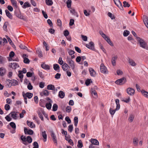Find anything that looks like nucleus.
I'll use <instances>...</instances> for the list:
<instances>
[{
	"mask_svg": "<svg viewBox=\"0 0 148 148\" xmlns=\"http://www.w3.org/2000/svg\"><path fill=\"white\" fill-rule=\"evenodd\" d=\"M6 81L7 82H8V83L7 84V86L8 87H11L12 86H15L17 85L18 84V82L17 81L13 79L12 80H10L7 79Z\"/></svg>",
	"mask_w": 148,
	"mask_h": 148,
	"instance_id": "obj_2",
	"label": "nucleus"
},
{
	"mask_svg": "<svg viewBox=\"0 0 148 148\" xmlns=\"http://www.w3.org/2000/svg\"><path fill=\"white\" fill-rule=\"evenodd\" d=\"M73 127L72 125H71L69 126L68 130L70 132H72L73 130Z\"/></svg>",
	"mask_w": 148,
	"mask_h": 148,
	"instance_id": "obj_58",
	"label": "nucleus"
},
{
	"mask_svg": "<svg viewBox=\"0 0 148 148\" xmlns=\"http://www.w3.org/2000/svg\"><path fill=\"white\" fill-rule=\"evenodd\" d=\"M18 112H12L9 115H10L11 117L13 119H17V116H18Z\"/></svg>",
	"mask_w": 148,
	"mask_h": 148,
	"instance_id": "obj_9",
	"label": "nucleus"
},
{
	"mask_svg": "<svg viewBox=\"0 0 148 148\" xmlns=\"http://www.w3.org/2000/svg\"><path fill=\"white\" fill-rule=\"evenodd\" d=\"M130 101V98L129 97H128L127 99H124L122 100L123 101L127 103H128L129 102V101Z\"/></svg>",
	"mask_w": 148,
	"mask_h": 148,
	"instance_id": "obj_63",
	"label": "nucleus"
},
{
	"mask_svg": "<svg viewBox=\"0 0 148 148\" xmlns=\"http://www.w3.org/2000/svg\"><path fill=\"white\" fill-rule=\"evenodd\" d=\"M115 5L121 10H123V8L121 3L119 0H113Z\"/></svg>",
	"mask_w": 148,
	"mask_h": 148,
	"instance_id": "obj_5",
	"label": "nucleus"
},
{
	"mask_svg": "<svg viewBox=\"0 0 148 148\" xmlns=\"http://www.w3.org/2000/svg\"><path fill=\"white\" fill-rule=\"evenodd\" d=\"M138 141V140L137 138H133V143L134 146H137Z\"/></svg>",
	"mask_w": 148,
	"mask_h": 148,
	"instance_id": "obj_21",
	"label": "nucleus"
},
{
	"mask_svg": "<svg viewBox=\"0 0 148 148\" xmlns=\"http://www.w3.org/2000/svg\"><path fill=\"white\" fill-rule=\"evenodd\" d=\"M65 119L68 123L69 124L71 123V121L69 117L66 116V117Z\"/></svg>",
	"mask_w": 148,
	"mask_h": 148,
	"instance_id": "obj_60",
	"label": "nucleus"
},
{
	"mask_svg": "<svg viewBox=\"0 0 148 148\" xmlns=\"http://www.w3.org/2000/svg\"><path fill=\"white\" fill-rule=\"evenodd\" d=\"M10 126L13 128L15 129L16 127L15 123L13 122H11L10 123Z\"/></svg>",
	"mask_w": 148,
	"mask_h": 148,
	"instance_id": "obj_54",
	"label": "nucleus"
},
{
	"mask_svg": "<svg viewBox=\"0 0 148 148\" xmlns=\"http://www.w3.org/2000/svg\"><path fill=\"white\" fill-rule=\"evenodd\" d=\"M24 95L26 98L27 97L29 99H30L32 97L33 94L31 93L28 92L26 93Z\"/></svg>",
	"mask_w": 148,
	"mask_h": 148,
	"instance_id": "obj_30",
	"label": "nucleus"
},
{
	"mask_svg": "<svg viewBox=\"0 0 148 148\" xmlns=\"http://www.w3.org/2000/svg\"><path fill=\"white\" fill-rule=\"evenodd\" d=\"M58 95L60 98H63L64 97L65 94L63 91H60Z\"/></svg>",
	"mask_w": 148,
	"mask_h": 148,
	"instance_id": "obj_28",
	"label": "nucleus"
},
{
	"mask_svg": "<svg viewBox=\"0 0 148 148\" xmlns=\"http://www.w3.org/2000/svg\"><path fill=\"white\" fill-rule=\"evenodd\" d=\"M143 20L145 25L148 28V17L146 16H144Z\"/></svg>",
	"mask_w": 148,
	"mask_h": 148,
	"instance_id": "obj_11",
	"label": "nucleus"
},
{
	"mask_svg": "<svg viewBox=\"0 0 148 148\" xmlns=\"http://www.w3.org/2000/svg\"><path fill=\"white\" fill-rule=\"evenodd\" d=\"M123 3V6L124 7H129L130 6V5L126 1H124Z\"/></svg>",
	"mask_w": 148,
	"mask_h": 148,
	"instance_id": "obj_48",
	"label": "nucleus"
},
{
	"mask_svg": "<svg viewBox=\"0 0 148 148\" xmlns=\"http://www.w3.org/2000/svg\"><path fill=\"white\" fill-rule=\"evenodd\" d=\"M137 40L139 42L140 47L146 49H148L147 44L143 39L137 37Z\"/></svg>",
	"mask_w": 148,
	"mask_h": 148,
	"instance_id": "obj_1",
	"label": "nucleus"
},
{
	"mask_svg": "<svg viewBox=\"0 0 148 148\" xmlns=\"http://www.w3.org/2000/svg\"><path fill=\"white\" fill-rule=\"evenodd\" d=\"M134 118V116L132 114H131L130 115L128 120L129 122L131 123L132 122Z\"/></svg>",
	"mask_w": 148,
	"mask_h": 148,
	"instance_id": "obj_31",
	"label": "nucleus"
},
{
	"mask_svg": "<svg viewBox=\"0 0 148 148\" xmlns=\"http://www.w3.org/2000/svg\"><path fill=\"white\" fill-rule=\"evenodd\" d=\"M126 82V79L123 77L116 80L115 82V83L117 84L121 85L124 84Z\"/></svg>",
	"mask_w": 148,
	"mask_h": 148,
	"instance_id": "obj_6",
	"label": "nucleus"
},
{
	"mask_svg": "<svg viewBox=\"0 0 148 148\" xmlns=\"http://www.w3.org/2000/svg\"><path fill=\"white\" fill-rule=\"evenodd\" d=\"M27 72L25 68H23L22 71H18V74H22L25 73Z\"/></svg>",
	"mask_w": 148,
	"mask_h": 148,
	"instance_id": "obj_44",
	"label": "nucleus"
},
{
	"mask_svg": "<svg viewBox=\"0 0 148 148\" xmlns=\"http://www.w3.org/2000/svg\"><path fill=\"white\" fill-rule=\"evenodd\" d=\"M42 93L45 95L47 96L49 95V92L47 90H45L42 92Z\"/></svg>",
	"mask_w": 148,
	"mask_h": 148,
	"instance_id": "obj_55",
	"label": "nucleus"
},
{
	"mask_svg": "<svg viewBox=\"0 0 148 148\" xmlns=\"http://www.w3.org/2000/svg\"><path fill=\"white\" fill-rule=\"evenodd\" d=\"M90 141L93 145H99V141L97 139L92 138Z\"/></svg>",
	"mask_w": 148,
	"mask_h": 148,
	"instance_id": "obj_14",
	"label": "nucleus"
},
{
	"mask_svg": "<svg viewBox=\"0 0 148 148\" xmlns=\"http://www.w3.org/2000/svg\"><path fill=\"white\" fill-rule=\"evenodd\" d=\"M117 58V56L116 55L112 57V58L111 62L112 65L114 66L116 65V60Z\"/></svg>",
	"mask_w": 148,
	"mask_h": 148,
	"instance_id": "obj_17",
	"label": "nucleus"
},
{
	"mask_svg": "<svg viewBox=\"0 0 148 148\" xmlns=\"http://www.w3.org/2000/svg\"><path fill=\"white\" fill-rule=\"evenodd\" d=\"M24 131L25 133L26 134V133L29 135H32L33 134V131L32 130H28L26 127L24 128Z\"/></svg>",
	"mask_w": 148,
	"mask_h": 148,
	"instance_id": "obj_18",
	"label": "nucleus"
},
{
	"mask_svg": "<svg viewBox=\"0 0 148 148\" xmlns=\"http://www.w3.org/2000/svg\"><path fill=\"white\" fill-rule=\"evenodd\" d=\"M141 92L145 97L148 98V92L145 91L144 90H142Z\"/></svg>",
	"mask_w": 148,
	"mask_h": 148,
	"instance_id": "obj_23",
	"label": "nucleus"
},
{
	"mask_svg": "<svg viewBox=\"0 0 148 148\" xmlns=\"http://www.w3.org/2000/svg\"><path fill=\"white\" fill-rule=\"evenodd\" d=\"M67 7L69 8H71V0H67L66 1Z\"/></svg>",
	"mask_w": 148,
	"mask_h": 148,
	"instance_id": "obj_40",
	"label": "nucleus"
},
{
	"mask_svg": "<svg viewBox=\"0 0 148 148\" xmlns=\"http://www.w3.org/2000/svg\"><path fill=\"white\" fill-rule=\"evenodd\" d=\"M127 93L130 95H133L135 93V90L131 88H128L126 90Z\"/></svg>",
	"mask_w": 148,
	"mask_h": 148,
	"instance_id": "obj_8",
	"label": "nucleus"
},
{
	"mask_svg": "<svg viewBox=\"0 0 148 148\" xmlns=\"http://www.w3.org/2000/svg\"><path fill=\"white\" fill-rule=\"evenodd\" d=\"M27 88L28 89L31 90L33 88V86L30 83H29L27 85Z\"/></svg>",
	"mask_w": 148,
	"mask_h": 148,
	"instance_id": "obj_59",
	"label": "nucleus"
},
{
	"mask_svg": "<svg viewBox=\"0 0 148 148\" xmlns=\"http://www.w3.org/2000/svg\"><path fill=\"white\" fill-rule=\"evenodd\" d=\"M74 125L75 126H77L78 122V118L77 117H75L74 119Z\"/></svg>",
	"mask_w": 148,
	"mask_h": 148,
	"instance_id": "obj_41",
	"label": "nucleus"
},
{
	"mask_svg": "<svg viewBox=\"0 0 148 148\" xmlns=\"http://www.w3.org/2000/svg\"><path fill=\"white\" fill-rule=\"evenodd\" d=\"M6 73L5 69L3 67H1L0 69V74H5Z\"/></svg>",
	"mask_w": 148,
	"mask_h": 148,
	"instance_id": "obj_33",
	"label": "nucleus"
},
{
	"mask_svg": "<svg viewBox=\"0 0 148 148\" xmlns=\"http://www.w3.org/2000/svg\"><path fill=\"white\" fill-rule=\"evenodd\" d=\"M130 32L127 30H125L123 32V36H127L130 34Z\"/></svg>",
	"mask_w": 148,
	"mask_h": 148,
	"instance_id": "obj_47",
	"label": "nucleus"
},
{
	"mask_svg": "<svg viewBox=\"0 0 148 148\" xmlns=\"http://www.w3.org/2000/svg\"><path fill=\"white\" fill-rule=\"evenodd\" d=\"M51 103H47L45 105L46 108L48 110L51 109Z\"/></svg>",
	"mask_w": 148,
	"mask_h": 148,
	"instance_id": "obj_37",
	"label": "nucleus"
},
{
	"mask_svg": "<svg viewBox=\"0 0 148 148\" xmlns=\"http://www.w3.org/2000/svg\"><path fill=\"white\" fill-rule=\"evenodd\" d=\"M118 110H116V108L114 110H112L111 108H110V113L111 115H113L115 113L116 111Z\"/></svg>",
	"mask_w": 148,
	"mask_h": 148,
	"instance_id": "obj_52",
	"label": "nucleus"
},
{
	"mask_svg": "<svg viewBox=\"0 0 148 148\" xmlns=\"http://www.w3.org/2000/svg\"><path fill=\"white\" fill-rule=\"evenodd\" d=\"M45 3L46 4L48 5H51L53 4L52 0H46Z\"/></svg>",
	"mask_w": 148,
	"mask_h": 148,
	"instance_id": "obj_29",
	"label": "nucleus"
},
{
	"mask_svg": "<svg viewBox=\"0 0 148 148\" xmlns=\"http://www.w3.org/2000/svg\"><path fill=\"white\" fill-rule=\"evenodd\" d=\"M9 115H8L6 117H5V118L6 119V120L8 121H10L12 119L10 117V116H9Z\"/></svg>",
	"mask_w": 148,
	"mask_h": 148,
	"instance_id": "obj_62",
	"label": "nucleus"
},
{
	"mask_svg": "<svg viewBox=\"0 0 148 148\" xmlns=\"http://www.w3.org/2000/svg\"><path fill=\"white\" fill-rule=\"evenodd\" d=\"M100 70L101 73H108V71L106 67L103 64H101L100 66Z\"/></svg>",
	"mask_w": 148,
	"mask_h": 148,
	"instance_id": "obj_3",
	"label": "nucleus"
},
{
	"mask_svg": "<svg viewBox=\"0 0 148 148\" xmlns=\"http://www.w3.org/2000/svg\"><path fill=\"white\" fill-rule=\"evenodd\" d=\"M42 135L43 137L44 138V141L45 142H46L47 140V135L45 131H44V132H42Z\"/></svg>",
	"mask_w": 148,
	"mask_h": 148,
	"instance_id": "obj_26",
	"label": "nucleus"
},
{
	"mask_svg": "<svg viewBox=\"0 0 148 148\" xmlns=\"http://www.w3.org/2000/svg\"><path fill=\"white\" fill-rule=\"evenodd\" d=\"M58 106L55 103L54 104L53 106V110L54 111H56L58 109Z\"/></svg>",
	"mask_w": 148,
	"mask_h": 148,
	"instance_id": "obj_46",
	"label": "nucleus"
},
{
	"mask_svg": "<svg viewBox=\"0 0 148 148\" xmlns=\"http://www.w3.org/2000/svg\"><path fill=\"white\" fill-rule=\"evenodd\" d=\"M53 67L54 69L57 72L59 71L60 67L59 65L57 64H54L53 65Z\"/></svg>",
	"mask_w": 148,
	"mask_h": 148,
	"instance_id": "obj_22",
	"label": "nucleus"
},
{
	"mask_svg": "<svg viewBox=\"0 0 148 148\" xmlns=\"http://www.w3.org/2000/svg\"><path fill=\"white\" fill-rule=\"evenodd\" d=\"M104 39L111 46H113L114 44L110 40V38L108 36H106L104 38Z\"/></svg>",
	"mask_w": 148,
	"mask_h": 148,
	"instance_id": "obj_15",
	"label": "nucleus"
},
{
	"mask_svg": "<svg viewBox=\"0 0 148 148\" xmlns=\"http://www.w3.org/2000/svg\"><path fill=\"white\" fill-rule=\"evenodd\" d=\"M27 125L31 128H34L35 127V125L32 122L27 121Z\"/></svg>",
	"mask_w": 148,
	"mask_h": 148,
	"instance_id": "obj_20",
	"label": "nucleus"
},
{
	"mask_svg": "<svg viewBox=\"0 0 148 148\" xmlns=\"http://www.w3.org/2000/svg\"><path fill=\"white\" fill-rule=\"evenodd\" d=\"M11 3H12V5L14 6L16 8H17V3L15 0H14V1H13Z\"/></svg>",
	"mask_w": 148,
	"mask_h": 148,
	"instance_id": "obj_61",
	"label": "nucleus"
},
{
	"mask_svg": "<svg viewBox=\"0 0 148 148\" xmlns=\"http://www.w3.org/2000/svg\"><path fill=\"white\" fill-rule=\"evenodd\" d=\"M70 12L74 15H76L77 17H78V15L77 13L76 12L74 9L71 8L70 10Z\"/></svg>",
	"mask_w": 148,
	"mask_h": 148,
	"instance_id": "obj_25",
	"label": "nucleus"
},
{
	"mask_svg": "<svg viewBox=\"0 0 148 148\" xmlns=\"http://www.w3.org/2000/svg\"><path fill=\"white\" fill-rule=\"evenodd\" d=\"M119 101L118 99H116L115 100V102L116 105V110H119L120 108V105L119 103Z\"/></svg>",
	"mask_w": 148,
	"mask_h": 148,
	"instance_id": "obj_34",
	"label": "nucleus"
},
{
	"mask_svg": "<svg viewBox=\"0 0 148 148\" xmlns=\"http://www.w3.org/2000/svg\"><path fill=\"white\" fill-rule=\"evenodd\" d=\"M67 62L69 64L70 66L72 69H73L75 67L74 62L70 58L67 57Z\"/></svg>",
	"mask_w": 148,
	"mask_h": 148,
	"instance_id": "obj_4",
	"label": "nucleus"
},
{
	"mask_svg": "<svg viewBox=\"0 0 148 148\" xmlns=\"http://www.w3.org/2000/svg\"><path fill=\"white\" fill-rule=\"evenodd\" d=\"M33 148H38V145L36 142H35L34 143Z\"/></svg>",
	"mask_w": 148,
	"mask_h": 148,
	"instance_id": "obj_57",
	"label": "nucleus"
},
{
	"mask_svg": "<svg viewBox=\"0 0 148 148\" xmlns=\"http://www.w3.org/2000/svg\"><path fill=\"white\" fill-rule=\"evenodd\" d=\"M37 53L38 54V56L40 57H42V55L41 51L39 50H37L36 51Z\"/></svg>",
	"mask_w": 148,
	"mask_h": 148,
	"instance_id": "obj_43",
	"label": "nucleus"
},
{
	"mask_svg": "<svg viewBox=\"0 0 148 148\" xmlns=\"http://www.w3.org/2000/svg\"><path fill=\"white\" fill-rule=\"evenodd\" d=\"M10 108V106L8 104H6L5 105V109L6 110H9Z\"/></svg>",
	"mask_w": 148,
	"mask_h": 148,
	"instance_id": "obj_64",
	"label": "nucleus"
},
{
	"mask_svg": "<svg viewBox=\"0 0 148 148\" xmlns=\"http://www.w3.org/2000/svg\"><path fill=\"white\" fill-rule=\"evenodd\" d=\"M86 46L90 49L93 51L95 50L94 43L92 41L90 42L88 44H86Z\"/></svg>",
	"mask_w": 148,
	"mask_h": 148,
	"instance_id": "obj_7",
	"label": "nucleus"
},
{
	"mask_svg": "<svg viewBox=\"0 0 148 148\" xmlns=\"http://www.w3.org/2000/svg\"><path fill=\"white\" fill-rule=\"evenodd\" d=\"M9 66L13 69L14 68L15 69L16 68L18 67L19 66L15 62L10 64Z\"/></svg>",
	"mask_w": 148,
	"mask_h": 148,
	"instance_id": "obj_12",
	"label": "nucleus"
},
{
	"mask_svg": "<svg viewBox=\"0 0 148 148\" xmlns=\"http://www.w3.org/2000/svg\"><path fill=\"white\" fill-rule=\"evenodd\" d=\"M71 110V106H68L66 107V112L69 113L70 112Z\"/></svg>",
	"mask_w": 148,
	"mask_h": 148,
	"instance_id": "obj_49",
	"label": "nucleus"
},
{
	"mask_svg": "<svg viewBox=\"0 0 148 148\" xmlns=\"http://www.w3.org/2000/svg\"><path fill=\"white\" fill-rule=\"evenodd\" d=\"M30 5L28 2H25L23 6V8H26L30 7Z\"/></svg>",
	"mask_w": 148,
	"mask_h": 148,
	"instance_id": "obj_35",
	"label": "nucleus"
},
{
	"mask_svg": "<svg viewBox=\"0 0 148 148\" xmlns=\"http://www.w3.org/2000/svg\"><path fill=\"white\" fill-rule=\"evenodd\" d=\"M41 66L42 68L45 70H49L50 69L49 66L45 64V63L42 64Z\"/></svg>",
	"mask_w": 148,
	"mask_h": 148,
	"instance_id": "obj_19",
	"label": "nucleus"
},
{
	"mask_svg": "<svg viewBox=\"0 0 148 148\" xmlns=\"http://www.w3.org/2000/svg\"><path fill=\"white\" fill-rule=\"evenodd\" d=\"M92 81L90 79H87L85 82V84L87 86H88L90 83H92Z\"/></svg>",
	"mask_w": 148,
	"mask_h": 148,
	"instance_id": "obj_39",
	"label": "nucleus"
},
{
	"mask_svg": "<svg viewBox=\"0 0 148 148\" xmlns=\"http://www.w3.org/2000/svg\"><path fill=\"white\" fill-rule=\"evenodd\" d=\"M5 12L6 16L10 19H12V15L11 14V13L9 12L8 10H5Z\"/></svg>",
	"mask_w": 148,
	"mask_h": 148,
	"instance_id": "obj_24",
	"label": "nucleus"
},
{
	"mask_svg": "<svg viewBox=\"0 0 148 148\" xmlns=\"http://www.w3.org/2000/svg\"><path fill=\"white\" fill-rule=\"evenodd\" d=\"M83 144L81 140H79L78 142L77 147L79 148H81Z\"/></svg>",
	"mask_w": 148,
	"mask_h": 148,
	"instance_id": "obj_45",
	"label": "nucleus"
},
{
	"mask_svg": "<svg viewBox=\"0 0 148 148\" xmlns=\"http://www.w3.org/2000/svg\"><path fill=\"white\" fill-rule=\"evenodd\" d=\"M69 68V66L67 64L65 63L62 66V68L64 71L68 70Z\"/></svg>",
	"mask_w": 148,
	"mask_h": 148,
	"instance_id": "obj_27",
	"label": "nucleus"
},
{
	"mask_svg": "<svg viewBox=\"0 0 148 148\" xmlns=\"http://www.w3.org/2000/svg\"><path fill=\"white\" fill-rule=\"evenodd\" d=\"M47 88L48 90H54L55 89V87L53 85L50 84L47 86Z\"/></svg>",
	"mask_w": 148,
	"mask_h": 148,
	"instance_id": "obj_32",
	"label": "nucleus"
},
{
	"mask_svg": "<svg viewBox=\"0 0 148 148\" xmlns=\"http://www.w3.org/2000/svg\"><path fill=\"white\" fill-rule=\"evenodd\" d=\"M57 25L58 26L61 27L62 26V22L60 20L58 19L57 20Z\"/></svg>",
	"mask_w": 148,
	"mask_h": 148,
	"instance_id": "obj_56",
	"label": "nucleus"
},
{
	"mask_svg": "<svg viewBox=\"0 0 148 148\" xmlns=\"http://www.w3.org/2000/svg\"><path fill=\"white\" fill-rule=\"evenodd\" d=\"M89 71L90 74H93V73H96V72L93 69L90 68L89 69Z\"/></svg>",
	"mask_w": 148,
	"mask_h": 148,
	"instance_id": "obj_50",
	"label": "nucleus"
},
{
	"mask_svg": "<svg viewBox=\"0 0 148 148\" xmlns=\"http://www.w3.org/2000/svg\"><path fill=\"white\" fill-rule=\"evenodd\" d=\"M37 113L39 116L42 115V114H43L45 116V112L43 109L42 108H39V110L37 111Z\"/></svg>",
	"mask_w": 148,
	"mask_h": 148,
	"instance_id": "obj_16",
	"label": "nucleus"
},
{
	"mask_svg": "<svg viewBox=\"0 0 148 148\" xmlns=\"http://www.w3.org/2000/svg\"><path fill=\"white\" fill-rule=\"evenodd\" d=\"M108 16L110 17L112 19H113L115 18L114 16V15L112 14L110 12H108Z\"/></svg>",
	"mask_w": 148,
	"mask_h": 148,
	"instance_id": "obj_51",
	"label": "nucleus"
},
{
	"mask_svg": "<svg viewBox=\"0 0 148 148\" xmlns=\"http://www.w3.org/2000/svg\"><path fill=\"white\" fill-rule=\"evenodd\" d=\"M19 47H20V48L22 49H26L29 52H30V51L24 45H22V44L21 45L19 46Z\"/></svg>",
	"mask_w": 148,
	"mask_h": 148,
	"instance_id": "obj_38",
	"label": "nucleus"
},
{
	"mask_svg": "<svg viewBox=\"0 0 148 148\" xmlns=\"http://www.w3.org/2000/svg\"><path fill=\"white\" fill-rule=\"evenodd\" d=\"M23 62H24L26 64H28L29 62V60L27 58H24Z\"/></svg>",
	"mask_w": 148,
	"mask_h": 148,
	"instance_id": "obj_53",
	"label": "nucleus"
},
{
	"mask_svg": "<svg viewBox=\"0 0 148 148\" xmlns=\"http://www.w3.org/2000/svg\"><path fill=\"white\" fill-rule=\"evenodd\" d=\"M26 113V111L25 110H23L22 112L20 114V117L21 118L23 117L24 115Z\"/></svg>",
	"mask_w": 148,
	"mask_h": 148,
	"instance_id": "obj_42",
	"label": "nucleus"
},
{
	"mask_svg": "<svg viewBox=\"0 0 148 148\" xmlns=\"http://www.w3.org/2000/svg\"><path fill=\"white\" fill-rule=\"evenodd\" d=\"M128 63L131 66H136V64L133 60L130 59V58H129L128 60Z\"/></svg>",
	"mask_w": 148,
	"mask_h": 148,
	"instance_id": "obj_13",
	"label": "nucleus"
},
{
	"mask_svg": "<svg viewBox=\"0 0 148 148\" xmlns=\"http://www.w3.org/2000/svg\"><path fill=\"white\" fill-rule=\"evenodd\" d=\"M50 132L52 138L53 140L55 143H56L57 144V141L56 138V137L53 131H51Z\"/></svg>",
	"mask_w": 148,
	"mask_h": 148,
	"instance_id": "obj_10",
	"label": "nucleus"
},
{
	"mask_svg": "<svg viewBox=\"0 0 148 148\" xmlns=\"http://www.w3.org/2000/svg\"><path fill=\"white\" fill-rule=\"evenodd\" d=\"M26 140L29 143H31L32 140V138L30 136H27L26 138Z\"/></svg>",
	"mask_w": 148,
	"mask_h": 148,
	"instance_id": "obj_36",
	"label": "nucleus"
}]
</instances>
